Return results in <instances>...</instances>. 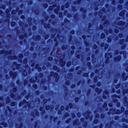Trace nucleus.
<instances>
[{
	"mask_svg": "<svg viewBox=\"0 0 128 128\" xmlns=\"http://www.w3.org/2000/svg\"><path fill=\"white\" fill-rule=\"evenodd\" d=\"M72 34H74V32H72Z\"/></svg>",
	"mask_w": 128,
	"mask_h": 128,
	"instance_id": "5",
	"label": "nucleus"
},
{
	"mask_svg": "<svg viewBox=\"0 0 128 128\" xmlns=\"http://www.w3.org/2000/svg\"><path fill=\"white\" fill-rule=\"evenodd\" d=\"M70 64V62H68L67 65L68 66Z\"/></svg>",
	"mask_w": 128,
	"mask_h": 128,
	"instance_id": "2",
	"label": "nucleus"
},
{
	"mask_svg": "<svg viewBox=\"0 0 128 128\" xmlns=\"http://www.w3.org/2000/svg\"><path fill=\"white\" fill-rule=\"evenodd\" d=\"M102 36H104V34H102Z\"/></svg>",
	"mask_w": 128,
	"mask_h": 128,
	"instance_id": "4",
	"label": "nucleus"
},
{
	"mask_svg": "<svg viewBox=\"0 0 128 128\" xmlns=\"http://www.w3.org/2000/svg\"><path fill=\"white\" fill-rule=\"evenodd\" d=\"M11 106H14V102H12L11 103Z\"/></svg>",
	"mask_w": 128,
	"mask_h": 128,
	"instance_id": "1",
	"label": "nucleus"
},
{
	"mask_svg": "<svg viewBox=\"0 0 128 128\" xmlns=\"http://www.w3.org/2000/svg\"><path fill=\"white\" fill-rule=\"evenodd\" d=\"M14 22H12L11 24L12 26H13Z\"/></svg>",
	"mask_w": 128,
	"mask_h": 128,
	"instance_id": "3",
	"label": "nucleus"
}]
</instances>
